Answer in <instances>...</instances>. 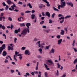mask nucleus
Listing matches in <instances>:
<instances>
[{
	"label": "nucleus",
	"mask_w": 77,
	"mask_h": 77,
	"mask_svg": "<svg viewBox=\"0 0 77 77\" xmlns=\"http://www.w3.org/2000/svg\"><path fill=\"white\" fill-rule=\"evenodd\" d=\"M30 32V31L29 29H27V28H26L25 29H24L21 33V35H22L23 36H25L28 32L29 33Z\"/></svg>",
	"instance_id": "1"
},
{
	"label": "nucleus",
	"mask_w": 77,
	"mask_h": 77,
	"mask_svg": "<svg viewBox=\"0 0 77 77\" xmlns=\"http://www.w3.org/2000/svg\"><path fill=\"white\" fill-rule=\"evenodd\" d=\"M37 43L38 44V47L42 48H44V45H45V44L44 43H43L41 45V41H40L37 42Z\"/></svg>",
	"instance_id": "2"
},
{
	"label": "nucleus",
	"mask_w": 77,
	"mask_h": 77,
	"mask_svg": "<svg viewBox=\"0 0 77 77\" xmlns=\"http://www.w3.org/2000/svg\"><path fill=\"white\" fill-rule=\"evenodd\" d=\"M6 48V45L5 44H3L2 45V46L0 48V54H2V51L3 50H4V49H5Z\"/></svg>",
	"instance_id": "3"
},
{
	"label": "nucleus",
	"mask_w": 77,
	"mask_h": 77,
	"mask_svg": "<svg viewBox=\"0 0 77 77\" xmlns=\"http://www.w3.org/2000/svg\"><path fill=\"white\" fill-rule=\"evenodd\" d=\"M48 62L49 63H50V64H49V65H52L53 66H54V63H53V62L51 60H48Z\"/></svg>",
	"instance_id": "4"
},
{
	"label": "nucleus",
	"mask_w": 77,
	"mask_h": 77,
	"mask_svg": "<svg viewBox=\"0 0 77 77\" xmlns=\"http://www.w3.org/2000/svg\"><path fill=\"white\" fill-rule=\"evenodd\" d=\"M61 8H64V7H65V6H66V3L65 2H61Z\"/></svg>",
	"instance_id": "5"
},
{
	"label": "nucleus",
	"mask_w": 77,
	"mask_h": 77,
	"mask_svg": "<svg viewBox=\"0 0 77 77\" xmlns=\"http://www.w3.org/2000/svg\"><path fill=\"white\" fill-rule=\"evenodd\" d=\"M25 54L26 55H28L29 56L30 54V52L29 50H26L25 51Z\"/></svg>",
	"instance_id": "6"
},
{
	"label": "nucleus",
	"mask_w": 77,
	"mask_h": 77,
	"mask_svg": "<svg viewBox=\"0 0 77 77\" xmlns=\"http://www.w3.org/2000/svg\"><path fill=\"white\" fill-rule=\"evenodd\" d=\"M42 0V1H43V2H45V3H47L46 6H47L48 7H50V5L49 4V2H47V0Z\"/></svg>",
	"instance_id": "7"
},
{
	"label": "nucleus",
	"mask_w": 77,
	"mask_h": 77,
	"mask_svg": "<svg viewBox=\"0 0 77 77\" xmlns=\"http://www.w3.org/2000/svg\"><path fill=\"white\" fill-rule=\"evenodd\" d=\"M12 3L13 4L12 6H11V8L12 9H13V11H14V9H15V8L16 7V5L15 4H14V2H12Z\"/></svg>",
	"instance_id": "8"
},
{
	"label": "nucleus",
	"mask_w": 77,
	"mask_h": 77,
	"mask_svg": "<svg viewBox=\"0 0 77 77\" xmlns=\"http://www.w3.org/2000/svg\"><path fill=\"white\" fill-rule=\"evenodd\" d=\"M20 28H19L17 30L15 29L14 30V33H16V34H17L18 32H20Z\"/></svg>",
	"instance_id": "9"
},
{
	"label": "nucleus",
	"mask_w": 77,
	"mask_h": 77,
	"mask_svg": "<svg viewBox=\"0 0 77 77\" xmlns=\"http://www.w3.org/2000/svg\"><path fill=\"white\" fill-rule=\"evenodd\" d=\"M66 4L68 5H70L71 7H73V5L72 2H67Z\"/></svg>",
	"instance_id": "10"
},
{
	"label": "nucleus",
	"mask_w": 77,
	"mask_h": 77,
	"mask_svg": "<svg viewBox=\"0 0 77 77\" xmlns=\"http://www.w3.org/2000/svg\"><path fill=\"white\" fill-rule=\"evenodd\" d=\"M26 26L27 27V29H29V26H31V24H30V23H27L26 25Z\"/></svg>",
	"instance_id": "11"
},
{
	"label": "nucleus",
	"mask_w": 77,
	"mask_h": 77,
	"mask_svg": "<svg viewBox=\"0 0 77 77\" xmlns=\"http://www.w3.org/2000/svg\"><path fill=\"white\" fill-rule=\"evenodd\" d=\"M62 39H60L58 41V45H60L61 43H62Z\"/></svg>",
	"instance_id": "12"
},
{
	"label": "nucleus",
	"mask_w": 77,
	"mask_h": 77,
	"mask_svg": "<svg viewBox=\"0 0 77 77\" xmlns=\"http://www.w3.org/2000/svg\"><path fill=\"white\" fill-rule=\"evenodd\" d=\"M45 15L48 16V17H50V14L48 12H46Z\"/></svg>",
	"instance_id": "13"
},
{
	"label": "nucleus",
	"mask_w": 77,
	"mask_h": 77,
	"mask_svg": "<svg viewBox=\"0 0 77 77\" xmlns=\"http://www.w3.org/2000/svg\"><path fill=\"white\" fill-rule=\"evenodd\" d=\"M8 51L11 50H14V48L12 47H11V46H9L8 47Z\"/></svg>",
	"instance_id": "14"
},
{
	"label": "nucleus",
	"mask_w": 77,
	"mask_h": 77,
	"mask_svg": "<svg viewBox=\"0 0 77 77\" xmlns=\"http://www.w3.org/2000/svg\"><path fill=\"white\" fill-rule=\"evenodd\" d=\"M6 2L8 5H11V3H12V2H11V0H7Z\"/></svg>",
	"instance_id": "15"
},
{
	"label": "nucleus",
	"mask_w": 77,
	"mask_h": 77,
	"mask_svg": "<svg viewBox=\"0 0 77 77\" xmlns=\"http://www.w3.org/2000/svg\"><path fill=\"white\" fill-rule=\"evenodd\" d=\"M44 65L47 70H50V69L49 68H48V66L47 65V64H46L45 63Z\"/></svg>",
	"instance_id": "16"
},
{
	"label": "nucleus",
	"mask_w": 77,
	"mask_h": 77,
	"mask_svg": "<svg viewBox=\"0 0 77 77\" xmlns=\"http://www.w3.org/2000/svg\"><path fill=\"white\" fill-rule=\"evenodd\" d=\"M27 6H29L30 9H32V6L31 5V4H30V3H28V4H27Z\"/></svg>",
	"instance_id": "17"
},
{
	"label": "nucleus",
	"mask_w": 77,
	"mask_h": 77,
	"mask_svg": "<svg viewBox=\"0 0 77 77\" xmlns=\"http://www.w3.org/2000/svg\"><path fill=\"white\" fill-rule=\"evenodd\" d=\"M6 54H7V53H6V52L5 51H4L2 53V55L3 56H6Z\"/></svg>",
	"instance_id": "18"
},
{
	"label": "nucleus",
	"mask_w": 77,
	"mask_h": 77,
	"mask_svg": "<svg viewBox=\"0 0 77 77\" xmlns=\"http://www.w3.org/2000/svg\"><path fill=\"white\" fill-rule=\"evenodd\" d=\"M8 57H9V58H10V60H12V58H11V56H8V57H6V58L5 59L8 60V59H9Z\"/></svg>",
	"instance_id": "19"
},
{
	"label": "nucleus",
	"mask_w": 77,
	"mask_h": 77,
	"mask_svg": "<svg viewBox=\"0 0 77 77\" xmlns=\"http://www.w3.org/2000/svg\"><path fill=\"white\" fill-rule=\"evenodd\" d=\"M65 31L63 30V29H62L61 30V32L60 33V35H64V32Z\"/></svg>",
	"instance_id": "20"
},
{
	"label": "nucleus",
	"mask_w": 77,
	"mask_h": 77,
	"mask_svg": "<svg viewBox=\"0 0 77 77\" xmlns=\"http://www.w3.org/2000/svg\"><path fill=\"white\" fill-rule=\"evenodd\" d=\"M38 51H39L40 54L42 53V48H39L38 49Z\"/></svg>",
	"instance_id": "21"
},
{
	"label": "nucleus",
	"mask_w": 77,
	"mask_h": 77,
	"mask_svg": "<svg viewBox=\"0 0 77 77\" xmlns=\"http://www.w3.org/2000/svg\"><path fill=\"white\" fill-rule=\"evenodd\" d=\"M20 26L21 27H24L25 26V23H22L20 24Z\"/></svg>",
	"instance_id": "22"
},
{
	"label": "nucleus",
	"mask_w": 77,
	"mask_h": 77,
	"mask_svg": "<svg viewBox=\"0 0 77 77\" xmlns=\"http://www.w3.org/2000/svg\"><path fill=\"white\" fill-rule=\"evenodd\" d=\"M16 72H17L18 74V75H21V73L20 72H19V71L17 69L16 70Z\"/></svg>",
	"instance_id": "23"
},
{
	"label": "nucleus",
	"mask_w": 77,
	"mask_h": 77,
	"mask_svg": "<svg viewBox=\"0 0 77 77\" xmlns=\"http://www.w3.org/2000/svg\"><path fill=\"white\" fill-rule=\"evenodd\" d=\"M49 53H54V49L52 48L51 51H50Z\"/></svg>",
	"instance_id": "24"
},
{
	"label": "nucleus",
	"mask_w": 77,
	"mask_h": 77,
	"mask_svg": "<svg viewBox=\"0 0 77 77\" xmlns=\"http://www.w3.org/2000/svg\"><path fill=\"white\" fill-rule=\"evenodd\" d=\"M53 9L54 10V11H56L57 12H59V10H58V9L54 7H53Z\"/></svg>",
	"instance_id": "25"
},
{
	"label": "nucleus",
	"mask_w": 77,
	"mask_h": 77,
	"mask_svg": "<svg viewBox=\"0 0 77 77\" xmlns=\"http://www.w3.org/2000/svg\"><path fill=\"white\" fill-rule=\"evenodd\" d=\"M71 15H67L64 18L65 19H67V18H71Z\"/></svg>",
	"instance_id": "26"
},
{
	"label": "nucleus",
	"mask_w": 77,
	"mask_h": 77,
	"mask_svg": "<svg viewBox=\"0 0 77 77\" xmlns=\"http://www.w3.org/2000/svg\"><path fill=\"white\" fill-rule=\"evenodd\" d=\"M59 19L60 20L62 19V20H64V17H63V15L61 17L59 18Z\"/></svg>",
	"instance_id": "27"
},
{
	"label": "nucleus",
	"mask_w": 77,
	"mask_h": 77,
	"mask_svg": "<svg viewBox=\"0 0 77 77\" xmlns=\"http://www.w3.org/2000/svg\"><path fill=\"white\" fill-rule=\"evenodd\" d=\"M35 14H32L31 15V18L32 20H33L35 18Z\"/></svg>",
	"instance_id": "28"
},
{
	"label": "nucleus",
	"mask_w": 77,
	"mask_h": 77,
	"mask_svg": "<svg viewBox=\"0 0 77 77\" xmlns=\"http://www.w3.org/2000/svg\"><path fill=\"white\" fill-rule=\"evenodd\" d=\"M9 63V61L8 60L5 59L4 61V63Z\"/></svg>",
	"instance_id": "29"
},
{
	"label": "nucleus",
	"mask_w": 77,
	"mask_h": 77,
	"mask_svg": "<svg viewBox=\"0 0 77 77\" xmlns=\"http://www.w3.org/2000/svg\"><path fill=\"white\" fill-rule=\"evenodd\" d=\"M9 9V6L8 5H6V8H5V9L6 11H7Z\"/></svg>",
	"instance_id": "30"
},
{
	"label": "nucleus",
	"mask_w": 77,
	"mask_h": 77,
	"mask_svg": "<svg viewBox=\"0 0 77 77\" xmlns=\"http://www.w3.org/2000/svg\"><path fill=\"white\" fill-rule=\"evenodd\" d=\"M75 40H73V41L72 44L73 47H74L75 45Z\"/></svg>",
	"instance_id": "31"
},
{
	"label": "nucleus",
	"mask_w": 77,
	"mask_h": 77,
	"mask_svg": "<svg viewBox=\"0 0 77 77\" xmlns=\"http://www.w3.org/2000/svg\"><path fill=\"white\" fill-rule=\"evenodd\" d=\"M64 29L65 30L66 33L68 32V27H67L66 28H64Z\"/></svg>",
	"instance_id": "32"
},
{
	"label": "nucleus",
	"mask_w": 77,
	"mask_h": 77,
	"mask_svg": "<svg viewBox=\"0 0 77 77\" xmlns=\"http://www.w3.org/2000/svg\"><path fill=\"white\" fill-rule=\"evenodd\" d=\"M38 72L39 75H38V77H41V72L40 71H39Z\"/></svg>",
	"instance_id": "33"
},
{
	"label": "nucleus",
	"mask_w": 77,
	"mask_h": 77,
	"mask_svg": "<svg viewBox=\"0 0 77 77\" xmlns=\"http://www.w3.org/2000/svg\"><path fill=\"white\" fill-rule=\"evenodd\" d=\"M44 75L45 77H47V75H48V73L47 72H45Z\"/></svg>",
	"instance_id": "34"
},
{
	"label": "nucleus",
	"mask_w": 77,
	"mask_h": 77,
	"mask_svg": "<svg viewBox=\"0 0 77 77\" xmlns=\"http://www.w3.org/2000/svg\"><path fill=\"white\" fill-rule=\"evenodd\" d=\"M57 68H59L60 67V66H61L59 64V63H57Z\"/></svg>",
	"instance_id": "35"
},
{
	"label": "nucleus",
	"mask_w": 77,
	"mask_h": 77,
	"mask_svg": "<svg viewBox=\"0 0 77 77\" xmlns=\"http://www.w3.org/2000/svg\"><path fill=\"white\" fill-rule=\"evenodd\" d=\"M26 48L24 47H22L21 48V50H26Z\"/></svg>",
	"instance_id": "36"
},
{
	"label": "nucleus",
	"mask_w": 77,
	"mask_h": 77,
	"mask_svg": "<svg viewBox=\"0 0 77 77\" xmlns=\"http://www.w3.org/2000/svg\"><path fill=\"white\" fill-rule=\"evenodd\" d=\"M14 60H16V61H17V58H16V56H15V55H14Z\"/></svg>",
	"instance_id": "37"
},
{
	"label": "nucleus",
	"mask_w": 77,
	"mask_h": 77,
	"mask_svg": "<svg viewBox=\"0 0 77 77\" xmlns=\"http://www.w3.org/2000/svg\"><path fill=\"white\" fill-rule=\"evenodd\" d=\"M44 32H45L47 33H49V31L48 30H47V29H44Z\"/></svg>",
	"instance_id": "38"
},
{
	"label": "nucleus",
	"mask_w": 77,
	"mask_h": 77,
	"mask_svg": "<svg viewBox=\"0 0 77 77\" xmlns=\"http://www.w3.org/2000/svg\"><path fill=\"white\" fill-rule=\"evenodd\" d=\"M10 71H11V74H13V73H14V72H15V70H12V69H11L10 70Z\"/></svg>",
	"instance_id": "39"
},
{
	"label": "nucleus",
	"mask_w": 77,
	"mask_h": 77,
	"mask_svg": "<svg viewBox=\"0 0 77 77\" xmlns=\"http://www.w3.org/2000/svg\"><path fill=\"white\" fill-rule=\"evenodd\" d=\"M31 12V11H25V13L26 14H28V13H30Z\"/></svg>",
	"instance_id": "40"
},
{
	"label": "nucleus",
	"mask_w": 77,
	"mask_h": 77,
	"mask_svg": "<svg viewBox=\"0 0 77 77\" xmlns=\"http://www.w3.org/2000/svg\"><path fill=\"white\" fill-rule=\"evenodd\" d=\"M8 20H9V21H12V18L10 17H8Z\"/></svg>",
	"instance_id": "41"
},
{
	"label": "nucleus",
	"mask_w": 77,
	"mask_h": 77,
	"mask_svg": "<svg viewBox=\"0 0 77 77\" xmlns=\"http://www.w3.org/2000/svg\"><path fill=\"white\" fill-rule=\"evenodd\" d=\"M38 41V39L36 38H34L33 40V41H34V42H36V41Z\"/></svg>",
	"instance_id": "42"
},
{
	"label": "nucleus",
	"mask_w": 77,
	"mask_h": 77,
	"mask_svg": "<svg viewBox=\"0 0 77 77\" xmlns=\"http://www.w3.org/2000/svg\"><path fill=\"white\" fill-rule=\"evenodd\" d=\"M49 23L50 24H51L52 23H53V21L51 20H49Z\"/></svg>",
	"instance_id": "43"
},
{
	"label": "nucleus",
	"mask_w": 77,
	"mask_h": 77,
	"mask_svg": "<svg viewBox=\"0 0 77 77\" xmlns=\"http://www.w3.org/2000/svg\"><path fill=\"white\" fill-rule=\"evenodd\" d=\"M17 38H15L14 39V42L15 43H17Z\"/></svg>",
	"instance_id": "44"
},
{
	"label": "nucleus",
	"mask_w": 77,
	"mask_h": 77,
	"mask_svg": "<svg viewBox=\"0 0 77 77\" xmlns=\"http://www.w3.org/2000/svg\"><path fill=\"white\" fill-rule=\"evenodd\" d=\"M57 38H58V39H60V35H57Z\"/></svg>",
	"instance_id": "45"
},
{
	"label": "nucleus",
	"mask_w": 77,
	"mask_h": 77,
	"mask_svg": "<svg viewBox=\"0 0 77 77\" xmlns=\"http://www.w3.org/2000/svg\"><path fill=\"white\" fill-rule=\"evenodd\" d=\"M55 15V13H53V14L51 15V18H54V17Z\"/></svg>",
	"instance_id": "46"
},
{
	"label": "nucleus",
	"mask_w": 77,
	"mask_h": 77,
	"mask_svg": "<svg viewBox=\"0 0 77 77\" xmlns=\"http://www.w3.org/2000/svg\"><path fill=\"white\" fill-rule=\"evenodd\" d=\"M2 4L4 6H6V3H5V2H3L2 3Z\"/></svg>",
	"instance_id": "47"
},
{
	"label": "nucleus",
	"mask_w": 77,
	"mask_h": 77,
	"mask_svg": "<svg viewBox=\"0 0 77 77\" xmlns=\"http://www.w3.org/2000/svg\"><path fill=\"white\" fill-rule=\"evenodd\" d=\"M35 12V10H32L31 13H32V14H34Z\"/></svg>",
	"instance_id": "48"
},
{
	"label": "nucleus",
	"mask_w": 77,
	"mask_h": 77,
	"mask_svg": "<svg viewBox=\"0 0 77 77\" xmlns=\"http://www.w3.org/2000/svg\"><path fill=\"white\" fill-rule=\"evenodd\" d=\"M2 35L5 37V39H6V35H5V34H2Z\"/></svg>",
	"instance_id": "49"
},
{
	"label": "nucleus",
	"mask_w": 77,
	"mask_h": 77,
	"mask_svg": "<svg viewBox=\"0 0 77 77\" xmlns=\"http://www.w3.org/2000/svg\"><path fill=\"white\" fill-rule=\"evenodd\" d=\"M44 21L43 20L42 21L40 22V24H44Z\"/></svg>",
	"instance_id": "50"
},
{
	"label": "nucleus",
	"mask_w": 77,
	"mask_h": 77,
	"mask_svg": "<svg viewBox=\"0 0 77 77\" xmlns=\"http://www.w3.org/2000/svg\"><path fill=\"white\" fill-rule=\"evenodd\" d=\"M50 45H49L47 46H46V49H47V50H48V49H49V48H50Z\"/></svg>",
	"instance_id": "51"
},
{
	"label": "nucleus",
	"mask_w": 77,
	"mask_h": 77,
	"mask_svg": "<svg viewBox=\"0 0 77 77\" xmlns=\"http://www.w3.org/2000/svg\"><path fill=\"white\" fill-rule=\"evenodd\" d=\"M61 8V5H58V6L57 8L58 9H60Z\"/></svg>",
	"instance_id": "52"
},
{
	"label": "nucleus",
	"mask_w": 77,
	"mask_h": 77,
	"mask_svg": "<svg viewBox=\"0 0 77 77\" xmlns=\"http://www.w3.org/2000/svg\"><path fill=\"white\" fill-rule=\"evenodd\" d=\"M19 54V52H17V51H15V55H17V54Z\"/></svg>",
	"instance_id": "53"
},
{
	"label": "nucleus",
	"mask_w": 77,
	"mask_h": 77,
	"mask_svg": "<svg viewBox=\"0 0 77 77\" xmlns=\"http://www.w3.org/2000/svg\"><path fill=\"white\" fill-rule=\"evenodd\" d=\"M42 28H43V29H46L47 27L43 25L42 26Z\"/></svg>",
	"instance_id": "54"
},
{
	"label": "nucleus",
	"mask_w": 77,
	"mask_h": 77,
	"mask_svg": "<svg viewBox=\"0 0 77 77\" xmlns=\"http://www.w3.org/2000/svg\"><path fill=\"white\" fill-rule=\"evenodd\" d=\"M56 75L57 76H58L59 75V71L58 70H57V72L56 73Z\"/></svg>",
	"instance_id": "55"
},
{
	"label": "nucleus",
	"mask_w": 77,
	"mask_h": 77,
	"mask_svg": "<svg viewBox=\"0 0 77 77\" xmlns=\"http://www.w3.org/2000/svg\"><path fill=\"white\" fill-rule=\"evenodd\" d=\"M72 48L73 49H74L75 52H77V49L75 48Z\"/></svg>",
	"instance_id": "56"
},
{
	"label": "nucleus",
	"mask_w": 77,
	"mask_h": 77,
	"mask_svg": "<svg viewBox=\"0 0 77 77\" xmlns=\"http://www.w3.org/2000/svg\"><path fill=\"white\" fill-rule=\"evenodd\" d=\"M13 27H14V26H13V25H12V24H11V27H10L11 29H12V28H13Z\"/></svg>",
	"instance_id": "57"
},
{
	"label": "nucleus",
	"mask_w": 77,
	"mask_h": 77,
	"mask_svg": "<svg viewBox=\"0 0 77 77\" xmlns=\"http://www.w3.org/2000/svg\"><path fill=\"white\" fill-rule=\"evenodd\" d=\"M21 17H20V18H18V20L19 21H21Z\"/></svg>",
	"instance_id": "58"
},
{
	"label": "nucleus",
	"mask_w": 77,
	"mask_h": 77,
	"mask_svg": "<svg viewBox=\"0 0 77 77\" xmlns=\"http://www.w3.org/2000/svg\"><path fill=\"white\" fill-rule=\"evenodd\" d=\"M18 4L19 5H23V3H22V2H18Z\"/></svg>",
	"instance_id": "59"
},
{
	"label": "nucleus",
	"mask_w": 77,
	"mask_h": 77,
	"mask_svg": "<svg viewBox=\"0 0 77 77\" xmlns=\"http://www.w3.org/2000/svg\"><path fill=\"white\" fill-rule=\"evenodd\" d=\"M2 28L3 30H5V26L4 25L2 26Z\"/></svg>",
	"instance_id": "60"
},
{
	"label": "nucleus",
	"mask_w": 77,
	"mask_h": 77,
	"mask_svg": "<svg viewBox=\"0 0 77 77\" xmlns=\"http://www.w3.org/2000/svg\"><path fill=\"white\" fill-rule=\"evenodd\" d=\"M42 14L43 17H44V16H45V14L44 13V12H42Z\"/></svg>",
	"instance_id": "61"
},
{
	"label": "nucleus",
	"mask_w": 77,
	"mask_h": 77,
	"mask_svg": "<svg viewBox=\"0 0 77 77\" xmlns=\"http://www.w3.org/2000/svg\"><path fill=\"white\" fill-rule=\"evenodd\" d=\"M39 8H43V6H42V5H41L39 6Z\"/></svg>",
	"instance_id": "62"
},
{
	"label": "nucleus",
	"mask_w": 77,
	"mask_h": 77,
	"mask_svg": "<svg viewBox=\"0 0 77 77\" xmlns=\"http://www.w3.org/2000/svg\"><path fill=\"white\" fill-rule=\"evenodd\" d=\"M63 21H64V20H62L60 21V23H61V24H62V23H63Z\"/></svg>",
	"instance_id": "63"
},
{
	"label": "nucleus",
	"mask_w": 77,
	"mask_h": 77,
	"mask_svg": "<svg viewBox=\"0 0 77 77\" xmlns=\"http://www.w3.org/2000/svg\"><path fill=\"white\" fill-rule=\"evenodd\" d=\"M62 16H63V15H62V14H59L58 15V17H62Z\"/></svg>",
	"instance_id": "64"
}]
</instances>
